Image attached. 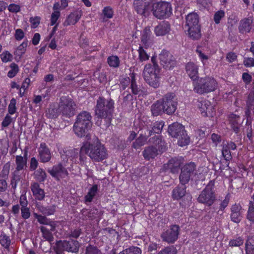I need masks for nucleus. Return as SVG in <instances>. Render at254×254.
I'll use <instances>...</instances> for the list:
<instances>
[{"label": "nucleus", "instance_id": "1", "mask_svg": "<svg viewBox=\"0 0 254 254\" xmlns=\"http://www.w3.org/2000/svg\"><path fill=\"white\" fill-rule=\"evenodd\" d=\"M84 154H87L95 162H101L107 158L108 155L106 148L98 139L93 143L86 142L81 147L79 155L80 164L84 162Z\"/></svg>", "mask_w": 254, "mask_h": 254}, {"label": "nucleus", "instance_id": "2", "mask_svg": "<svg viewBox=\"0 0 254 254\" xmlns=\"http://www.w3.org/2000/svg\"><path fill=\"white\" fill-rule=\"evenodd\" d=\"M114 109V102L112 99L99 97L95 107V115L97 118L104 119L108 126L111 123Z\"/></svg>", "mask_w": 254, "mask_h": 254}, {"label": "nucleus", "instance_id": "3", "mask_svg": "<svg viewBox=\"0 0 254 254\" xmlns=\"http://www.w3.org/2000/svg\"><path fill=\"white\" fill-rule=\"evenodd\" d=\"M92 116L90 113L82 111L77 115L73 125V130L79 137L84 136L92 126Z\"/></svg>", "mask_w": 254, "mask_h": 254}, {"label": "nucleus", "instance_id": "4", "mask_svg": "<svg viewBox=\"0 0 254 254\" xmlns=\"http://www.w3.org/2000/svg\"><path fill=\"white\" fill-rule=\"evenodd\" d=\"M168 132L173 137L178 138V144L181 146L188 145L190 138L187 135L183 126L178 123H174L169 126Z\"/></svg>", "mask_w": 254, "mask_h": 254}, {"label": "nucleus", "instance_id": "5", "mask_svg": "<svg viewBox=\"0 0 254 254\" xmlns=\"http://www.w3.org/2000/svg\"><path fill=\"white\" fill-rule=\"evenodd\" d=\"M159 67L152 66L150 64H146L143 72L144 79L149 85L156 88L159 85Z\"/></svg>", "mask_w": 254, "mask_h": 254}, {"label": "nucleus", "instance_id": "6", "mask_svg": "<svg viewBox=\"0 0 254 254\" xmlns=\"http://www.w3.org/2000/svg\"><path fill=\"white\" fill-rule=\"evenodd\" d=\"M217 87L216 81L212 77H201L198 79L194 90L199 94L207 93L214 91Z\"/></svg>", "mask_w": 254, "mask_h": 254}, {"label": "nucleus", "instance_id": "7", "mask_svg": "<svg viewBox=\"0 0 254 254\" xmlns=\"http://www.w3.org/2000/svg\"><path fill=\"white\" fill-rule=\"evenodd\" d=\"M151 11L153 15L158 19L169 17L172 14V7L170 3L161 1L152 3Z\"/></svg>", "mask_w": 254, "mask_h": 254}, {"label": "nucleus", "instance_id": "8", "mask_svg": "<svg viewBox=\"0 0 254 254\" xmlns=\"http://www.w3.org/2000/svg\"><path fill=\"white\" fill-rule=\"evenodd\" d=\"M76 104L73 100L67 96L61 98L59 111L63 116L67 118L73 116L75 114Z\"/></svg>", "mask_w": 254, "mask_h": 254}, {"label": "nucleus", "instance_id": "9", "mask_svg": "<svg viewBox=\"0 0 254 254\" xmlns=\"http://www.w3.org/2000/svg\"><path fill=\"white\" fill-rule=\"evenodd\" d=\"M214 182L211 181L201 191L198 197V201L202 203L211 206L215 200Z\"/></svg>", "mask_w": 254, "mask_h": 254}, {"label": "nucleus", "instance_id": "10", "mask_svg": "<svg viewBox=\"0 0 254 254\" xmlns=\"http://www.w3.org/2000/svg\"><path fill=\"white\" fill-rule=\"evenodd\" d=\"M161 100L165 114L171 115L175 112L177 109V102L174 93H167L163 97Z\"/></svg>", "mask_w": 254, "mask_h": 254}, {"label": "nucleus", "instance_id": "11", "mask_svg": "<svg viewBox=\"0 0 254 254\" xmlns=\"http://www.w3.org/2000/svg\"><path fill=\"white\" fill-rule=\"evenodd\" d=\"M180 227L177 225H171L168 229L163 232L161 238L163 242L173 244L178 239Z\"/></svg>", "mask_w": 254, "mask_h": 254}, {"label": "nucleus", "instance_id": "12", "mask_svg": "<svg viewBox=\"0 0 254 254\" xmlns=\"http://www.w3.org/2000/svg\"><path fill=\"white\" fill-rule=\"evenodd\" d=\"M195 170V165L192 162L187 164L182 167L179 176L180 182L182 185H185L189 182Z\"/></svg>", "mask_w": 254, "mask_h": 254}, {"label": "nucleus", "instance_id": "13", "mask_svg": "<svg viewBox=\"0 0 254 254\" xmlns=\"http://www.w3.org/2000/svg\"><path fill=\"white\" fill-rule=\"evenodd\" d=\"M160 64L166 69H171L176 65L174 57L168 51L163 50L159 57Z\"/></svg>", "mask_w": 254, "mask_h": 254}, {"label": "nucleus", "instance_id": "14", "mask_svg": "<svg viewBox=\"0 0 254 254\" xmlns=\"http://www.w3.org/2000/svg\"><path fill=\"white\" fill-rule=\"evenodd\" d=\"M79 151L78 149L72 147L65 148L61 154L62 161L64 164L76 162L78 156Z\"/></svg>", "mask_w": 254, "mask_h": 254}, {"label": "nucleus", "instance_id": "15", "mask_svg": "<svg viewBox=\"0 0 254 254\" xmlns=\"http://www.w3.org/2000/svg\"><path fill=\"white\" fill-rule=\"evenodd\" d=\"M133 7L134 10L139 14L145 16L149 13L150 6L148 2L142 0H134Z\"/></svg>", "mask_w": 254, "mask_h": 254}, {"label": "nucleus", "instance_id": "16", "mask_svg": "<svg viewBox=\"0 0 254 254\" xmlns=\"http://www.w3.org/2000/svg\"><path fill=\"white\" fill-rule=\"evenodd\" d=\"M254 18L252 16L242 19L239 26L240 32L242 34L250 32L254 25Z\"/></svg>", "mask_w": 254, "mask_h": 254}, {"label": "nucleus", "instance_id": "17", "mask_svg": "<svg viewBox=\"0 0 254 254\" xmlns=\"http://www.w3.org/2000/svg\"><path fill=\"white\" fill-rule=\"evenodd\" d=\"M48 171L52 176L58 180L65 177L68 174L67 170L61 164L54 166L51 170H48Z\"/></svg>", "mask_w": 254, "mask_h": 254}, {"label": "nucleus", "instance_id": "18", "mask_svg": "<svg viewBox=\"0 0 254 254\" xmlns=\"http://www.w3.org/2000/svg\"><path fill=\"white\" fill-rule=\"evenodd\" d=\"M149 142L152 144L151 146L156 147V149L160 154L166 151V144L160 136L155 135L150 138Z\"/></svg>", "mask_w": 254, "mask_h": 254}, {"label": "nucleus", "instance_id": "19", "mask_svg": "<svg viewBox=\"0 0 254 254\" xmlns=\"http://www.w3.org/2000/svg\"><path fill=\"white\" fill-rule=\"evenodd\" d=\"M39 156L41 162L45 163L51 158L50 151L45 143H42L38 148Z\"/></svg>", "mask_w": 254, "mask_h": 254}, {"label": "nucleus", "instance_id": "20", "mask_svg": "<svg viewBox=\"0 0 254 254\" xmlns=\"http://www.w3.org/2000/svg\"><path fill=\"white\" fill-rule=\"evenodd\" d=\"M170 30V25L168 22L163 21L160 22L154 28V33L157 36L165 35Z\"/></svg>", "mask_w": 254, "mask_h": 254}, {"label": "nucleus", "instance_id": "21", "mask_svg": "<svg viewBox=\"0 0 254 254\" xmlns=\"http://www.w3.org/2000/svg\"><path fill=\"white\" fill-rule=\"evenodd\" d=\"M62 247L66 251L76 253L79 251L80 245L77 241L71 240L69 241H64L62 243Z\"/></svg>", "mask_w": 254, "mask_h": 254}, {"label": "nucleus", "instance_id": "22", "mask_svg": "<svg viewBox=\"0 0 254 254\" xmlns=\"http://www.w3.org/2000/svg\"><path fill=\"white\" fill-rule=\"evenodd\" d=\"M198 69V66L193 62H189L186 65L187 74L193 80L197 77Z\"/></svg>", "mask_w": 254, "mask_h": 254}, {"label": "nucleus", "instance_id": "23", "mask_svg": "<svg viewBox=\"0 0 254 254\" xmlns=\"http://www.w3.org/2000/svg\"><path fill=\"white\" fill-rule=\"evenodd\" d=\"M160 154L156 149V147L151 145L145 147L142 151V155L146 160L154 159Z\"/></svg>", "mask_w": 254, "mask_h": 254}, {"label": "nucleus", "instance_id": "24", "mask_svg": "<svg viewBox=\"0 0 254 254\" xmlns=\"http://www.w3.org/2000/svg\"><path fill=\"white\" fill-rule=\"evenodd\" d=\"M31 190L36 199L39 200H43L45 197V192L43 189L40 188L38 183L34 182L31 184Z\"/></svg>", "mask_w": 254, "mask_h": 254}, {"label": "nucleus", "instance_id": "25", "mask_svg": "<svg viewBox=\"0 0 254 254\" xmlns=\"http://www.w3.org/2000/svg\"><path fill=\"white\" fill-rule=\"evenodd\" d=\"M242 207L239 204H235L232 206L231 208V219L236 223L240 221L242 218Z\"/></svg>", "mask_w": 254, "mask_h": 254}, {"label": "nucleus", "instance_id": "26", "mask_svg": "<svg viewBox=\"0 0 254 254\" xmlns=\"http://www.w3.org/2000/svg\"><path fill=\"white\" fill-rule=\"evenodd\" d=\"M151 130H147V132H144L140 135L132 143V147L135 149H138L143 145L146 142L147 138L151 135Z\"/></svg>", "mask_w": 254, "mask_h": 254}, {"label": "nucleus", "instance_id": "27", "mask_svg": "<svg viewBox=\"0 0 254 254\" xmlns=\"http://www.w3.org/2000/svg\"><path fill=\"white\" fill-rule=\"evenodd\" d=\"M186 27L187 28L191 27H196L200 26L199 24V18L198 15L195 13H190L189 14L186 18Z\"/></svg>", "mask_w": 254, "mask_h": 254}, {"label": "nucleus", "instance_id": "28", "mask_svg": "<svg viewBox=\"0 0 254 254\" xmlns=\"http://www.w3.org/2000/svg\"><path fill=\"white\" fill-rule=\"evenodd\" d=\"M151 111L154 116L160 115L165 113V109L161 99L157 100L153 103L151 107Z\"/></svg>", "mask_w": 254, "mask_h": 254}, {"label": "nucleus", "instance_id": "29", "mask_svg": "<svg viewBox=\"0 0 254 254\" xmlns=\"http://www.w3.org/2000/svg\"><path fill=\"white\" fill-rule=\"evenodd\" d=\"M183 162L182 158H173L169 160L168 162L167 165L169 169L173 173H175L178 170L181 164Z\"/></svg>", "mask_w": 254, "mask_h": 254}, {"label": "nucleus", "instance_id": "30", "mask_svg": "<svg viewBox=\"0 0 254 254\" xmlns=\"http://www.w3.org/2000/svg\"><path fill=\"white\" fill-rule=\"evenodd\" d=\"M34 215L40 224L49 225L50 226V230L52 231H54L55 230L56 225L55 222L51 221L44 216L38 215L37 213H34Z\"/></svg>", "mask_w": 254, "mask_h": 254}, {"label": "nucleus", "instance_id": "31", "mask_svg": "<svg viewBox=\"0 0 254 254\" xmlns=\"http://www.w3.org/2000/svg\"><path fill=\"white\" fill-rule=\"evenodd\" d=\"M229 118L232 128L236 133H238L241 125L240 117L235 114H232L230 115Z\"/></svg>", "mask_w": 254, "mask_h": 254}, {"label": "nucleus", "instance_id": "32", "mask_svg": "<svg viewBox=\"0 0 254 254\" xmlns=\"http://www.w3.org/2000/svg\"><path fill=\"white\" fill-rule=\"evenodd\" d=\"M200 108L202 112H204L206 116H213L215 112V108L211 105L210 102L204 101L201 103Z\"/></svg>", "mask_w": 254, "mask_h": 254}, {"label": "nucleus", "instance_id": "33", "mask_svg": "<svg viewBox=\"0 0 254 254\" xmlns=\"http://www.w3.org/2000/svg\"><path fill=\"white\" fill-rule=\"evenodd\" d=\"M188 32L189 37L193 40H198L201 36L200 26L188 28Z\"/></svg>", "mask_w": 254, "mask_h": 254}, {"label": "nucleus", "instance_id": "34", "mask_svg": "<svg viewBox=\"0 0 254 254\" xmlns=\"http://www.w3.org/2000/svg\"><path fill=\"white\" fill-rule=\"evenodd\" d=\"M81 16L80 12H75L70 13L64 22L65 26L74 25L79 20Z\"/></svg>", "mask_w": 254, "mask_h": 254}, {"label": "nucleus", "instance_id": "35", "mask_svg": "<svg viewBox=\"0 0 254 254\" xmlns=\"http://www.w3.org/2000/svg\"><path fill=\"white\" fill-rule=\"evenodd\" d=\"M15 163L16 165L15 170H17V171H20L27 168V158L26 157L24 158L21 156H16Z\"/></svg>", "mask_w": 254, "mask_h": 254}, {"label": "nucleus", "instance_id": "36", "mask_svg": "<svg viewBox=\"0 0 254 254\" xmlns=\"http://www.w3.org/2000/svg\"><path fill=\"white\" fill-rule=\"evenodd\" d=\"M186 193V188L182 186L176 188L173 191L172 196L174 199H180L182 198Z\"/></svg>", "mask_w": 254, "mask_h": 254}, {"label": "nucleus", "instance_id": "37", "mask_svg": "<svg viewBox=\"0 0 254 254\" xmlns=\"http://www.w3.org/2000/svg\"><path fill=\"white\" fill-rule=\"evenodd\" d=\"M98 190V186L94 185L89 190L87 194L85 196V202H91Z\"/></svg>", "mask_w": 254, "mask_h": 254}, {"label": "nucleus", "instance_id": "38", "mask_svg": "<svg viewBox=\"0 0 254 254\" xmlns=\"http://www.w3.org/2000/svg\"><path fill=\"white\" fill-rule=\"evenodd\" d=\"M38 209L43 214L50 215L54 213L56 210V207L54 205L44 207L40 205H37Z\"/></svg>", "mask_w": 254, "mask_h": 254}, {"label": "nucleus", "instance_id": "39", "mask_svg": "<svg viewBox=\"0 0 254 254\" xmlns=\"http://www.w3.org/2000/svg\"><path fill=\"white\" fill-rule=\"evenodd\" d=\"M247 217L249 221L254 222V194L250 200Z\"/></svg>", "mask_w": 254, "mask_h": 254}, {"label": "nucleus", "instance_id": "40", "mask_svg": "<svg viewBox=\"0 0 254 254\" xmlns=\"http://www.w3.org/2000/svg\"><path fill=\"white\" fill-rule=\"evenodd\" d=\"M247 254H254V237H249L246 243Z\"/></svg>", "mask_w": 254, "mask_h": 254}, {"label": "nucleus", "instance_id": "41", "mask_svg": "<svg viewBox=\"0 0 254 254\" xmlns=\"http://www.w3.org/2000/svg\"><path fill=\"white\" fill-rule=\"evenodd\" d=\"M151 31L150 27H147L144 28L141 36V42L145 46L148 45L149 41L150 40Z\"/></svg>", "mask_w": 254, "mask_h": 254}, {"label": "nucleus", "instance_id": "42", "mask_svg": "<svg viewBox=\"0 0 254 254\" xmlns=\"http://www.w3.org/2000/svg\"><path fill=\"white\" fill-rule=\"evenodd\" d=\"M34 176L35 180L40 183L43 182L47 177L46 173L41 168L35 171Z\"/></svg>", "mask_w": 254, "mask_h": 254}, {"label": "nucleus", "instance_id": "43", "mask_svg": "<svg viewBox=\"0 0 254 254\" xmlns=\"http://www.w3.org/2000/svg\"><path fill=\"white\" fill-rule=\"evenodd\" d=\"M40 230L42 233L43 237L47 241L49 242H52L54 240L53 236L51 233V231L48 230L46 227L44 226H41Z\"/></svg>", "mask_w": 254, "mask_h": 254}, {"label": "nucleus", "instance_id": "44", "mask_svg": "<svg viewBox=\"0 0 254 254\" xmlns=\"http://www.w3.org/2000/svg\"><path fill=\"white\" fill-rule=\"evenodd\" d=\"M141 249L137 247L132 246L120 252L119 254H141Z\"/></svg>", "mask_w": 254, "mask_h": 254}, {"label": "nucleus", "instance_id": "45", "mask_svg": "<svg viewBox=\"0 0 254 254\" xmlns=\"http://www.w3.org/2000/svg\"><path fill=\"white\" fill-rule=\"evenodd\" d=\"M131 84H130V88L131 89V92L132 94L134 95H137L140 93L141 91L139 87L136 84L135 80V77L133 74L131 75Z\"/></svg>", "mask_w": 254, "mask_h": 254}, {"label": "nucleus", "instance_id": "46", "mask_svg": "<svg viewBox=\"0 0 254 254\" xmlns=\"http://www.w3.org/2000/svg\"><path fill=\"white\" fill-rule=\"evenodd\" d=\"M247 105L248 107V112H250L252 111L254 114V93L251 92L249 96L248 100L247 102Z\"/></svg>", "mask_w": 254, "mask_h": 254}, {"label": "nucleus", "instance_id": "47", "mask_svg": "<svg viewBox=\"0 0 254 254\" xmlns=\"http://www.w3.org/2000/svg\"><path fill=\"white\" fill-rule=\"evenodd\" d=\"M139 54V60L140 62L145 61L149 58V55L142 47H139L138 50Z\"/></svg>", "mask_w": 254, "mask_h": 254}, {"label": "nucleus", "instance_id": "48", "mask_svg": "<svg viewBox=\"0 0 254 254\" xmlns=\"http://www.w3.org/2000/svg\"><path fill=\"white\" fill-rule=\"evenodd\" d=\"M164 125L163 122H156L154 123L153 127L151 126V129L152 130L151 133L152 132L155 133H160L164 127Z\"/></svg>", "mask_w": 254, "mask_h": 254}, {"label": "nucleus", "instance_id": "49", "mask_svg": "<svg viewBox=\"0 0 254 254\" xmlns=\"http://www.w3.org/2000/svg\"><path fill=\"white\" fill-rule=\"evenodd\" d=\"M0 243L3 247L8 248L10 244L9 237L5 234H1L0 235Z\"/></svg>", "mask_w": 254, "mask_h": 254}, {"label": "nucleus", "instance_id": "50", "mask_svg": "<svg viewBox=\"0 0 254 254\" xmlns=\"http://www.w3.org/2000/svg\"><path fill=\"white\" fill-rule=\"evenodd\" d=\"M177 250L174 246H168L162 249L157 254H176Z\"/></svg>", "mask_w": 254, "mask_h": 254}, {"label": "nucleus", "instance_id": "51", "mask_svg": "<svg viewBox=\"0 0 254 254\" xmlns=\"http://www.w3.org/2000/svg\"><path fill=\"white\" fill-rule=\"evenodd\" d=\"M108 63L110 66L117 67L119 65L120 60L118 57L113 56L108 58Z\"/></svg>", "mask_w": 254, "mask_h": 254}, {"label": "nucleus", "instance_id": "52", "mask_svg": "<svg viewBox=\"0 0 254 254\" xmlns=\"http://www.w3.org/2000/svg\"><path fill=\"white\" fill-rule=\"evenodd\" d=\"M18 172L17 170H15L13 174V177L11 179V185L12 188L15 189L17 186V183L20 180L21 177L18 174Z\"/></svg>", "mask_w": 254, "mask_h": 254}, {"label": "nucleus", "instance_id": "53", "mask_svg": "<svg viewBox=\"0 0 254 254\" xmlns=\"http://www.w3.org/2000/svg\"><path fill=\"white\" fill-rule=\"evenodd\" d=\"M10 67L11 69L8 71L7 76L10 78H12L15 76L17 73L18 71V66L15 63H12L10 64Z\"/></svg>", "mask_w": 254, "mask_h": 254}, {"label": "nucleus", "instance_id": "54", "mask_svg": "<svg viewBox=\"0 0 254 254\" xmlns=\"http://www.w3.org/2000/svg\"><path fill=\"white\" fill-rule=\"evenodd\" d=\"M27 46V42H23L20 46H19L15 52V54L18 56H21L24 54Z\"/></svg>", "mask_w": 254, "mask_h": 254}, {"label": "nucleus", "instance_id": "55", "mask_svg": "<svg viewBox=\"0 0 254 254\" xmlns=\"http://www.w3.org/2000/svg\"><path fill=\"white\" fill-rule=\"evenodd\" d=\"M16 101L15 99L12 98L11 99L8 107V112L9 114L13 115L15 113L16 110Z\"/></svg>", "mask_w": 254, "mask_h": 254}, {"label": "nucleus", "instance_id": "56", "mask_svg": "<svg viewBox=\"0 0 254 254\" xmlns=\"http://www.w3.org/2000/svg\"><path fill=\"white\" fill-rule=\"evenodd\" d=\"M244 243V240L241 237H238L236 239L231 240L229 241V245L230 247H239Z\"/></svg>", "mask_w": 254, "mask_h": 254}, {"label": "nucleus", "instance_id": "57", "mask_svg": "<svg viewBox=\"0 0 254 254\" xmlns=\"http://www.w3.org/2000/svg\"><path fill=\"white\" fill-rule=\"evenodd\" d=\"M230 149L225 144L223 146L222 151V155L226 160H229L232 158V156L230 151Z\"/></svg>", "mask_w": 254, "mask_h": 254}, {"label": "nucleus", "instance_id": "58", "mask_svg": "<svg viewBox=\"0 0 254 254\" xmlns=\"http://www.w3.org/2000/svg\"><path fill=\"white\" fill-rule=\"evenodd\" d=\"M1 59L3 62H10L12 59V55L8 51H5L1 54Z\"/></svg>", "mask_w": 254, "mask_h": 254}, {"label": "nucleus", "instance_id": "59", "mask_svg": "<svg viewBox=\"0 0 254 254\" xmlns=\"http://www.w3.org/2000/svg\"><path fill=\"white\" fill-rule=\"evenodd\" d=\"M225 13L223 10L216 12L214 16V20L216 24H219L221 19L224 17Z\"/></svg>", "mask_w": 254, "mask_h": 254}, {"label": "nucleus", "instance_id": "60", "mask_svg": "<svg viewBox=\"0 0 254 254\" xmlns=\"http://www.w3.org/2000/svg\"><path fill=\"white\" fill-rule=\"evenodd\" d=\"M85 254H101V253L96 247L90 245L86 248Z\"/></svg>", "mask_w": 254, "mask_h": 254}, {"label": "nucleus", "instance_id": "61", "mask_svg": "<svg viewBox=\"0 0 254 254\" xmlns=\"http://www.w3.org/2000/svg\"><path fill=\"white\" fill-rule=\"evenodd\" d=\"M60 16V12L59 11H56L52 13L51 17V25H53L56 23Z\"/></svg>", "mask_w": 254, "mask_h": 254}, {"label": "nucleus", "instance_id": "62", "mask_svg": "<svg viewBox=\"0 0 254 254\" xmlns=\"http://www.w3.org/2000/svg\"><path fill=\"white\" fill-rule=\"evenodd\" d=\"M104 15L108 18H111L113 15V11L111 8L109 6L105 7L103 10Z\"/></svg>", "mask_w": 254, "mask_h": 254}, {"label": "nucleus", "instance_id": "63", "mask_svg": "<svg viewBox=\"0 0 254 254\" xmlns=\"http://www.w3.org/2000/svg\"><path fill=\"white\" fill-rule=\"evenodd\" d=\"M21 217L24 219H27L30 217V209L28 207L21 208Z\"/></svg>", "mask_w": 254, "mask_h": 254}, {"label": "nucleus", "instance_id": "64", "mask_svg": "<svg viewBox=\"0 0 254 254\" xmlns=\"http://www.w3.org/2000/svg\"><path fill=\"white\" fill-rule=\"evenodd\" d=\"M12 122V118L8 114H7L1 123V126L3 127H7Z\"/></svg>", "mask_w": 254, "mask_h": 254}]
</instances>
